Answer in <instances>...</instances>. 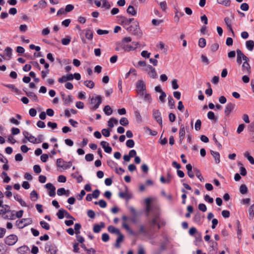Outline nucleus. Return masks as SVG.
<instances>
[{
    "label": "nucleus",
    "mask_w": 254,
    "mask_h": 254,
    "mask_svg": "<svg viewBox=\"0 0 254 254\" xmlns=\"http://www.w3.org/2000/svg\"><path fill=\"white\" fill-rule=\"evenodd\" d=\"M38 7L41 9H43L47 7L48 4L45 0H41L38 3Z\"/></svg>",
    "instance_id": "nucleus-44"
},
{
    "label": "nucleus",
    "mask_w": 254,
    "mask_h": 254,
    "mask_svg": "<svg viewBox=\"0 0 254 254\" xmlns=\"http://www.w3.org/2000/svg\"><path fill=\"white\" fill-rule=\"evenodd\" d=\"M27 139L31 143L36 144L37 142V138H35L34 136L30 135V136L27 137Z\"/></svg>",
    "instance_id": "nucleus-59"
},
{
    "label": "nucleus",
    "mask_w": 254,
    "mask_h": 254,
    "mask_svg": "<svg viewBox=\"0 0 254 254\" xmlns=\"http://www.w3.org/2000/svg\"><path fill=\"white\" fill-rule=\"evenodd\" d=\"M144 100L145 101H147L149 103H150L152 101V98L151 95L149 93H146V91L144 92Z\"/></svg>",
    "instance_id": "nucleus-46"
},
{
    "label": "nucleus",
    "mask_w": 254,
    "mask_h": 254,
    "mask_svg": "<svg viewBox=\"0 0 254 254\" xmlns=\"http://www.w3.org/2000/svg\"><path fill=\"white\" fill-rule=\"evenodd\" d=\"M108 231L112 234H115L117 235L120 234V233L121 232L119 229L115 228L114 226L112 225H110L109 226H108Z\"/></svg>",
    "instance_id": "nucleus-18"
},
{
    "label": "nucleus",
    "mask_w": 254,
    "mask_h": 254,
    "mask_svg": "<svg viewBox=\"0 0 254 254\" xmlns=\"http://www.w3.org/2000/svg\"><path fill=\"white\" fill-rule=\"evenodd\" d=\"M9 215L6 214L3 216V218L5 219H11L13 220L15 218L14 211H11Z\"/></svg>",
    "instance_id": "nucleus-47"
},
{
    "label": "nucleus",
    "mask_w": 254,
    "mask_h": 254,
    "mask_svg": "<svg viewBox=\"0 0 254 254\" xmlns=\"http://www.w3.org/2000/svg\"><path fill=\"white\" fill-rule=\"evenodd\" d=\"M102 2V7H105L106 9H109L111 7V5L107 0H101Z\"/></svg>",
    "instance_id": "nucleus-54"
},
{
    "label": "nucleus",
    "mask_w": 254,
    "mask_h": 254,
    "mask_svg": "<svg viewBox=\"0 0 254 254\" xmlns=\"http://www.w3.org/2000/svg\"><path fill=\"white\" fill-rule=\"evenodd\" d=\"M185 127L183 125H181L179 130V138H181V139H184L185 138Z\"/></svg>",
    "instance_id": "nucleus-22"
},
{
    "label": "nucleus",
    "mask_w": 254,
    "mask_h": 254,
    "mask_svg": "<svg viewBox=\"0 0 254 254\" xmlns=\"http://www.w3.org/2000/svg\"><path fill=\"white\" fill-rule=\"evenodd\" d=\"M81 225L80 223H75V224L74 229L75 233L76 235L79 234L80 233V229H81Z\"/></svg>",
    "instance_id": "nucleus-49"
},
{
    "label": "nucleus",
    "mask_w": 254,
    "mask_h": 254,
    "mask_svg": "<svg viewBox=\"0 0 254 254\" xmlns=\"http://www.w3.org/2000/svg\"><path fill=\"white\" fill-rule=\"evenodd\" d=\"M202 241V237L200 233H197L195 236V241L194 244L195 245L197 246L198 244Z\"/></svg>",
    "instance_id": "nucleus-31"
},
{
    "label": "nucleus",
    "mask_w": 254,
    "mask_h": 254,
    "mask_svg": "<svg viewBox=\"0 0 254 254\" xmlns=\"http://www.w3.org/2000/svg\"><path fill=\"white\" fill-rule=\"evenodd\" d=\"M64 213L65 210L64 209H61L59 210L58 212L57 213V215L60 219H62L64 218Z\"/></svg>",
    "instance_id": "nucleus-42"
},
{
    "label": "nucleus",
    "mask_w": 254,
    "mask_h": 254,
    "mask_svg": "<svg viewBox=\"0 0 254 254\" xmlns=\"http://www.w3.org/2000/svg\"><path fill=\"white\" fill-rule=\"evenodd\" d=\"M168 105L171 109H173L175 108V101L173 98L171 96H169L168 98Z\"/></svg>",
    "instance_id": "nucleus-23"
},
{
    "label": "nucleus",
    "mask_w": 254,
    "mask_h": 254,
    "mask_svg": "<svg viewBox=\"0 0 254 254\" xmlns=\"http://www.w3.org/2000/svg\"><path fill=\"white\" fill-rule=\"evenodd\" d=\"M66 162H65L62 158H59L57 160L56 165L58 167L64 168Z\"/></svg>",
    "instance_id": "nucleus-24"
},
{
    "label": "nucleus",
    "mask_w": 254,
    "mask_h": 254,
    "mask_svg": "<svg viewBox=\"0 0 254 254\" xmlns=\"http://www.w3.org/2000/svg\"><path fill=\"white\" fill-rule=\"evenodd\" d=\"M32 220L30 219L22 218L16 221V225L19 229H22L26 226L32 223Z\"/></svg>",
    "instance_id": "nucleus-5"
},
{
    "label": "nucleus",
    "mask_w": 254,
    "mask_h": 254,
    "mask_svg": "<svg viewBox=\"0 0 254 254\" xmlns=\"http://www.w3.org/2000/svg\"><path fill=\"white\" fill-rule=\"evenodd\" d=\"M121 48L124 52H130L135 50V48L131 45H127L124 42H121Z\"/></svg>",
    "instance_id": "nucleus-13"
},
{
    "label": "nucleus",
    "mask_w": 254,
    "mask_h": 254,
    "mask_svg": "<svg viewBox=\"0 0 254 254\" xmlns=\"http://www.w3.org/2000/svg\"><path fill=\"white\" fill-rule=\"evenodd\" d=\"M71 41V39L69 37H67L66 38H63L62 39V43L64 45H68Z\"/></svg>",
    "instance_id": "nucleus-52"
},
{
    "label": "nucleus",
    "mask_w": 254,
    "mask_h": 254,
    "mask_svg": "<svg viewBox=\"0 0 254 254\" xmlns=\"http://www.w3.org/2000/svg\"><path fill=\"white\" fill-rule=\"evenodd\" d=\"M193 220L196 222H200L201 221V214L199 212H197L195 214L193 217Z\"/></svg>",
    "instance_id": "nucleus-56"
},
{
    "label": "nucleus",
    "mask_w": 254,
    "mask_h": 254,
    "mask_svg": "<svg viewBox=\"0 0 254 254\" xmlns=\"http://www.w3.org/2000/svg\"><path fill=\"white\" fill-rule=\"evenodd\" d=\"M217 1L219 4L224 5L226 6H230L231 3L230 0H217Z\"/></svg>",
    "instance_id": "nucleus-39"
},
{
    "label": "nucleus",
    "mask_w": 254,
    "mask_h": 254,
    "mask_svg": "<svg viewBox=\"0 0 254 254\" xmlns=\"http://www.w3.org/2000/svg\"><path fill=\"white\" fill-rule=\"evenodd\" d=\"M206 40L203 38H199L198 40V46L199 47L203 48L206 46Z\"/></svg>",
    "instance_id": "nucleus-37"
},
{
    "label": "nucleus",
    "mask_w": 254,
    "mask_h": 254,
    "mask_svg": "<svg viewBox=\"0 0 254 254\" xmlns=\"http://www.w3.org/2000/svg\"><path fill=\"white\" fill-rule=\"evenodd\" d=\"M33 170L36 174H39L41 172V169L39 165H35L33 166Z\"/></svg>",
    "instance_id": "nucleus-64"
},
{
    "label": "nucleus",
    "mask_w": 254,
    "mask_h": 254,
    "mask_svg": "<svg viewBox=\"0 0 254 254\" xmlns=\"http://www.w3.org/2000/svg\"><path fill=\"white\" fill-rule=\"evenodd\" d=\"M17 240L18 238L16 235L11 234L5 238L4 242L6 245L8 246H12L16 243Z\"/></svg>",
    "instance_id": "nucleus-6"
},
{
    "label": "nucleus",
    "mask_w": 254,
    "mask_h": 254,
    "mask_svg": "<svg viewBox=\"0 0 254 254\" xmlns=\"http://www.w3.org/2000/svg\"><path fill=\"white\" fill-rule=\"evenodd\" d=\"M120 124L123 126H127L128 125L129 122L128 120L125 117H123L120 121Z\"/></svg>",
    "instance_id": "nucleus-48"
},
{
    "label": "nucleus",
    "mask_w": 254,
    "mask_h": 254,
    "mask_svg": "<svg viewBox=\"0 0 254 254\" xmlns=\"http://www.w3.org/2000/svg\"><path fill=\"white\" fill-rule=\"evenodd\" d=\"M133 25H130L127 27V30L135 36L141 37L142 33L139 28V22L137 21H135L133 22Z\"/></svg>",
    "instance_id": "nucleus-1"
},
{
    "label": "nucleus",
    "mask_w": 254,
    "mask_h": 254,
    "mask_svg": "<svg viewBox=\"0 0 254 254\" xmlns=\"http://www.w3.org/2000/svg\"><path fill=\"white\" fill-rule=\"evenodd\" d=\"M103 111L107 116L111 115L113 113V111L109 105L105 106L103 109Z\"/></svg>",
    "instance_id": "nucleus-29"
},
{
    "label": "nucleus",
    "mask_w": 254,
    "mask_h": 254,
    "mask_svg": "<svg viewBox=\"0 0 254 254\" xmlns=\"http://www.w3.org/2000/svg\"><path fill=\"white\" fill-rule=\"evenodd\" d=\"M85 159L86 161H92L94 159V155L93 154L89 153L85 155Z\"/></svg>",
    "instance_id": "nucleus-60"
},
{
    "label": "nucleus",
    "mask_w": 254,
    "mask_h": 254,
    "mask_svg": "<svg viewBox=\"0 0 254 254\" xmlns=\"http://www.w3.org/2000/svg\"><path fill=\"white\" fill-rule=\"evenodd\" d=\"M248 191V189L246 185H241L240 187V192L243 194H246Z\"/></svg>",
    "instance_id": "nucleus-34"
},
{
    "label": "nucleus",
    "mask_w": 254,
    "mask_h": 254,
    "mask_svg": "<svg viewBox=\"0 0 254 254\" xmlns=\"http://www.w3.org/2000/svg\"><path fill=\"white\" fill-rule=\"evenodd\" d=\"M136 88L138 94L140 96H143L144 92L146 91V85L142 80H138L136 83Z\"/></svg>",
    "instance_id": "nucleus-3"
},
{
    "label": "nucleus",
    "mask_w": 254,
    "mask_h": 254,
    "mask_svg": "<svg viewBox=\"0 0 254 254\" xmlns=\"http://www.w3.org/2000/svg\"><path fill=\"white\" fill-rule=\"evenodd\" d=\"M238 164L239 166H240V174L242 176H246V175L247 174V172L246 168L243 166V164L241 162H238Z\"/></svg>",
    "instance_id": "nucleus-27"
},
{
    "label": "nucleus",
    "mask_w": 254,
    "mask_h": 254,
    "mask_svg": "<svg viewBox=\"0 0 254 254\" xmlns=\"http://www.w3.org/2000/svg\"><path fill=\"white\" fill-rule=\"evenodd\" d=\"M201 125V122L200 120L198 119L196 120L195 124V129L197 131H198L200 129Z\"/></svg>",
    "instance_id": "nucleus-57"
},
{
    "label": "nucleus",
    "mask_w": 254,
    "mask_h": 254,
    "mask_svg": "<svg viewBox=\"0 0 254 254\" xmlns=\"http://www.w3.org/2000/svg\"><path fill=\"white\" fill-rule=\"evenodd\" d=\"M74 7L72 4H68L65 6V11L66 12V13L69 12L73 10Z\"/></svg>",
    "instance_id": "nucleus-62"
},
{
    "label": "nucleus",
    "mask_w": 254,
    "mask_h": 254,
    "mask_svg": "<svg viewBox=\"0 0 254 254\" xmlns=\"http://www.w3.org/2000/svg\"><path fill=\"white\" fill-rule=\"evenodd\" d=\"M40 224L43 229L46 230H49L50 228V225L44 221H41L40 222Z\"/></svg>",
    "instance_id": "nucleus-40"
},
{
    "label": "nucleus",
    "mask_w": 254,
    "mask_h": 254,
    "mask_svg": "<svg viewBox=\"0 0 254 254\" xmlns=\"http://www.w3.org/2000/svg\"><path fill=\"white\" fill-rule=\"evenodd\" d=\"M148 74L153 78H157L158 77V75L155 68H153L151 70H150V71L148 72Z\"/></svg>",
    "instance_id": "nucleus-51"
},
{
    "label": "nucleus",
    "mask_w": 254,
    "mask_h": 254,
    "mask_svg": "<svg viewBox=\"0 0 254 254\" xmlns=\"http://www.w3.org/2000/svg\"><path fill=\"white\" fill-rule=\"evenodd\" d=\"M30 197L32 201H35L38 199L39 194L35 190H33L31 192Z\"/></svg>",
    "instance_id": "nucleus-20"
},
{
    "label": "nucleus",
    "mask_w": 254,
    "mask_h": 254,
    "mask_svg": "<svg viewBox=\"0 0 254 254\" xmlns=\"http://www.w3.org/2000/svg\"><path fill=\"white\" fill-rule=\"evenodd\" d=\"M78 174V172H76L74 173H72L71 174L72 177H73L74 179H76L77 181V183H80L83 181V178L81 175H79L78 176H77V174Z\"/></svg>",
    "instance_id": "nucleus-28"
},
{
    "label": "nucleus",
    "mask_w": 254,
    "mask_h": 254,
    "mask_svg": "<svg viewBox=\"0 0 254 254\" xmlns=\"http://www.w3.org/2000/svg\"><path fill=\"white\" fill-rule=\"evenodd\" d=\"M118 237L116 239V243L114 244L115 247L119 248L120 247V243L122 242L124 239V236L121 232L118 234Z\"/></svg>",
    "instance_id": "nucleus-15"
},
{
    "label": "nucleus",
    "mask_w": 254,
    "mask_h": 254,
    "mask_svg": "<svg viewBox=\"0 0 254 254\" xmlns=\"http://www.w3.org/2000/svg\"><path fill=\"white\" fill-rule=\"evenodd\" d=\"M128 189L127 186L125 187V191L122 192L120 191L119 193V196L124 199H126V200H128L132 198V195L131 194H129L127 192Z\"/></svg>",
    "instance_id": "nucleus-11"
},
{
    "label": "nucleus",
    "mask_w": 254,
    "mask_h": 254,
    "mask_svg": "<svg viewBox=\"0 0 254 254\" xmlns=\"http://www.w3.org/2000/svg\"><path fill=\"white\" fill-rule=\"evenodd\" d=\"M166 97V93L163 91L161 93V95L159 97V100L161 103H164L165 102V98Z\"/></svg>",
    "instance_id": "nucleus-53"
},
{
    "label": "nucleus",
    "mask_w": 254,
    "mask_h": 254,
    "mask_svg": "<svg viewBox=\"0 0 254 254\" xmlns=\"http://www.w3.org/2000/svg\"><path fill=\"white\" fill-rule=\"evenodd\" d=\"M23 91L25 92L26 95L35 102H38V97L37 95L33 92L27 91L23 89Z\"/></svg>",
    "instance_id": "nucleus-16"
},
{
    "label": "nucleus",
    "mask_w": 254,
    "mask_h": 254,
    "mask_svg": "<svg viewBox=\"0 0 254 254\" xmlns=\"http://www.w3.org/2000/svg\"><path fill=\"white\" fill-rule=\"evenodd\" d=\"M235 104L232 103H228L225 108V115L226 117H229L231 112L234 110Z\"/></svg>",
    "instance_id": "nucleus-10"
},
{
    "label": "nucleus",
    "mask_w": 254,
    "mask_h": 254,
    "mask_svg": "<svg viewBox=\"0 0 254 254\" xmlns=\"http://www.w3.org/2000/svg\"><path fill=\"white\" fill-rule=\"evenodd\" d=\"M100 145L103 148L105 152L107 153H111L112 152V148L109 146V144L108 142L105 141H102L101 142Z\"/></svg>",
    "instance_id": "nucleus-12"
},
{
    "label": "nucleus",
    "mask_w": 254,
    "mask_h": 254,
    "mask_svg": "<svg viewBox=\"0 0 254 254\" xmlns=\"http://www.w3.org/2000/svg\"><path fill=\"white\" fill-rule=\"evenodd\" d=\"M242 69L244 73L248 74H250L251 72V67L249 63H246V62H244L242 64Z\"/></svg>",
    "instance_id": "nucleus-14"
},
{
    "label": "nucleus",
    "mask_w": 254,
    "mask_h": 254,
    "mask_svg": "<svg viewBox=\"0 0 254 254\" xmlns=\"http://www.w3.org/2000/svg\"><path fill=\"white\" fill-rule=\"evenodd\" d=\"M101 131L102 134L105 137H109L110 135V131L108 128H104Z\"/></svg>",
    "instance_id": "nucleus-61"
},
{
    "label": "nucleus",
    "mask_w": 254,
    "mask_h": 254,
    "mask_svg": "<svg viewBox=\"0 0 254 254\" xmlns=\"http://www.w3.org/2000/svg\"><path fill=\"white\" fill-rule=\"evenodd\" d=\"M207 117L209 120L216 121L217 120V117L215 116L214 113L212 111H209L207 113Z\"/></svg>",
    "instance_id": "nucleus-38"
},
{
    "label": "nucleus",
    "mask_w": 254,
    "mask_h": 254,
    "mask_svg": "<svg viewBox=\"0 0 254 254\" xmlns=\"http://www.w3.org/2000/svg\"><path fill=\"white\" fill-rule=\"evenodd\" d=\"M85 37L89 40H92L93 37V32L90 29H87L85 31Z\"/></svg>",
    "instance_id": "nucleus-21"
},
{
    "label": "nucleus",
    "mask_w": 254,
    "mask_h": 254,
    "mask_svg": "<svg viewBox=\"0 0 254 254\" xmlns=\"http://www.w3.org/2000/svg\"><path fill=\"white\" fill-rule=\"evenodd\" d=\"M120 18V20L121 21V24L123 25H129L128 18L124 16H118Z\"/></svg>",
    "instance_id": "nucleus-25"
},
{
    "label": "nucleus",
    "mask_w": 254,
    "mask_h": 254,
    "mask_svg": "<svg viewBox=\"0 0 254 254\" xmlns=\"http://www.w3.org/2000/svg\"><path fill=\"white\" fill-rule=\"evenodd\" d=\"M194 172L196 176L197 177V178L200 180V182H203L204 179L203 177L201 175V174L200 173V171L197 169L196 168H193Z\"/></svg>",
    "instance_id": "nucleus-26"
},
{
    "label": "nucleus",
    "mask_w": 254,
    "mask_h": 254,
    "mask_svg": "<svg viewBox=\"0 0 254 254\" xmlns=\"http://www.w3.org/2000/svg\"><path fill=\"white\" fill-rule=\"evenodd\" d=\"M126 145L128 148H132L134 146V142L132 139H128L126 142Z\"/></svg>",
    "instance_id": "nucleus-55"
},
{
    "label": "nucleus",
    "mask_w": 254,
    "mask_h": 254,
    "mask_svg": "<svg viewBox=\"0 0 254 254\" xmlns=\"http://www.w3.org/2000/svg\"><path fill=\"white\" fill-rule=\"evenodd\" d=\"M246 46L249 51H252L254 48V41L253 40H248L246 41Z\"/></svg>",
    "instance_id": "nucleus-19"
},
{
    "label": "nucleus",
    "mask_w": 254,
    "mask_h": 254,
    "mask_svg": "<svg viewBox=\"0 0 254 254\" xmlns=\"http://www.w3.org/2000/svg\"><path fill=\"white\" fill-rule=\"evenodd\" d=\"M153 118L159 124L162 126V119L161 113L159 110H154L153 111Z\"/></svg>",
    "instance_id": "nucleus-8"
},
{
    "label": "nucleus",
    "mask_w": 254,
    "mask_h": 254,
    "mask_svg": "<svg viewBox=\"0 0 254 254\" xmlns=\"http://www.w3.org/2000/svg\"><path fill=\"white\" fill-rule=\"evenodd\" d=\"M107 163L108 165L111 168H115L116 169L117 167L118 164L112 160H108Z\"/></svg>",
    "instance_id": "nucleus-41"
},
{
    "label": "nucleus",
    "mask_w": 254,
    "mask_h": 254,
    "mask_svg": "<svg viewBox=\"0 0 254 254\" xmlns=\"http://www.w3.org/2000/svg\"><path fill=\"white\" fill-rule=\"evenodd\" d=\"M172 86L173 89H177L179 88L178 84V80L176 79H174L172 81Z\"/></svg>",
    "instance_id": "nucleus-63"
},
{
    "label": "nucleus",
    "mask_w": 254,
    "mask_h": 254,
    "mask_svg": "<svg viewBox=\"0 0 254 254\" xmlns=\"http://www.w3.org/2000/svg\"><path fill=\"white\" fill-rule=\"evenodd\" d=\"M136 3V0H132L131 1V5H129L127 9V12L133 16H135L137 14V10L134 8V7L132 5H135Z\"/></svg>",
    "instance_id": "nucleus-9"
},
{
    "label": "nucleus",
    "mask_w": 254,
    "mask_h": 254,
    "mask_svg": "<svg viewBox=\"0 0 254 254\" xmlns=\"http://www.w3.org/2000/svg\"><path fill=\"white\" fill-rule=\"evenodd\" d=\"M102 97L100 95H97L95 98L93 97L91 99L90 103L92 104H94V106L91 107L90 109L93 111L97 110L102 103Z\"/></svg>",
    "instance_id": "nucleus-4"
},
{
    "label": "nucleus",
    "mask_w": 254,
    "mask_h": 254,
    "mask_svg": "<svg viewBox=\"0 0 254 254\" xmlns=\"http://www.w3.org/2000/svg\"><path fill=\"white\" fill-rule=\"evenodd\" d=\"M72 96L70 95H68L67 97L65 98L64 100V105L66 106L69 105L70 103H72Z\"/></svg>",
    "instance_id": "nucleus-30"
},
{
    "label": "nucleus",
    "mask_w": 254,
    "mask_h": 254,
    "mask_svg": "<svg viewBox=\"0 0 254 254\" xmlns=\"http://www.w3.org/2000/svg\"><path fill=\"white\" fill-rule=\"evenodd\" d=\"M159 219V216L156 215L154 218L149 220L147 223L148 226L147 228V231L149 234H154L156 232L155 229V226L157 224V221Z\"/></svg>",
    "instance_id": "nucleus-2"
},
{
    "label": "nucleus",
    "mask_w": 254,
    "mask_h": 254,
    "mask_svg": "<svg viewBox=\"0 0 254 254\" xmlns=\"http://www.w3.org/2000/svg\"><path fill=\"white\" fill-rule=\"evenodd\" d=\"M4 52H5L6 55L8 57L9 59H11V55H12V49L9 47H7L5 48Z\"/></svg>",
    "instance_id": "nucleus-45"
},
{
    "label": "nucleus",
    "mask_w": 254,
    "mask_h": 254,
    "mask_svg": "<svg viewBox=\"0 0 254 254\" xmlns=\"http://www.w3.org/2000/svg\"><path fill=\"white\" fill-rule=\"evenodd\" d=\"M244 155L245 157L247 158L251 164L254 165V158L253 157V156L250 155L248 152H245Z\"/></svg>",
    "instance_id": "nucleus-33"
},
{
    "label": "nucleus",
    "mask_w": 254,
    "mask_h": 254,
    "mask_svg": "<svg viewBox=\"0 0 254 254\" xmlns=\"http://www.w3.org/2000/svg\"><path fill=\"white\" fill-rule=\"evenodd\" d=\"M95 205L98 204L102 208H105L107 206V202L103 199H100L99 201L94 202Z\"/></svg>",
    "instance_id": "nucleus-36"
},
{
    "label": "nucleus",
    "mask_w": 254,
    "mask_h": 254,
    "mask_svg": "<svg viewBox=\"0 0 254 254\" xmlns=\"http://www.w3.org/2000/svg\"><path fill=\"white\" fill-rule=\"evenodd\" d=\"M249 212L250 215V219H253L254 217V204L250 207L249 209Z\"/></svg>",
    "instance_id": "nucleus-43"
},
{
    "label": "nucleus",
    "mask_w": 254,
    "mask_h": 254,
    "mask_svg": "<svg viewBox=\"0 0 254 254\" xmlns=\"http://www.w3.org/2000/svg\"><path fill=\"white\" fill-rule=\"evenodd\" d=\"M45 250L46 251L50 253L51 254H56L58 249L55 245L51 244V242H48L45 245Z\"/></svg>",
    "instance_id": "nucleus-7"
},
{
    "label": "nucleus",
    "mask_w": 254,
    "mask_h": 254,
    "mask_svg": "<svg viewBox=\"0 0 254 254\" xmlns=\"http://www.w3.org/2000/svg\"><path fill=\"white\" fill-rule=\"evenodd\" d=\"M84 84L87 87L92 89L94 88L95 84L92 80H86L84 82Z\"/></svg>",
    "instance_id": "nucleus-35"
},
{
    "label": "nucleus",
    "mask_w": 254,
    "mask_h": 254,
    "mask_svg": "<svg viewBox=\"0 0 254 254\" xmlns=\"http://www.w3.org/2000/svg\"><path fill=\"white\" fill-rule=\"evenodd\" d=\"M2 85H3L4 86H5L6 87L13 89L14 92L17 94H19L20 92L19 90L18 89H17V88H16L14 84H2Z\"/></svg>",
    "instance_id": "nucleus-32"
},
{
    "label": "nucleus",
    "mask_w": 254,
    "mask_h": 254,
    "mask_svg": "<svg viewBox=\"0 0 254 254\" xmlns=\"http://www.w3.org/2000/svg\"><path fill=\"white\" fill-rule=\"evenodd\" d=\"M1 208H2L4 214L8 213L9 212H11V210H10V207L8 205L3 204V203H2Z\"/></svg>",
    "instance_id": "nucleus-50"
},
{
    "label": "nucleus",
    "mask_w": 254,
    "mask_h": 254,
    "mask_svg": "<svg viewBox=\"0 0 254 254\" xmlns=\"http://www.w3.org/2000/svg\"><path fill=\"white\" fill-rule=\"evenodd\" d=\"M210 153L214 158L215 160V163L216 164H218L220 163V154L218 152L214 151L213 150H210Z\"/></svg>",
    "instance_id": "nucleus-17"
},
{
    "label": "nucleus",
    "mask_w": 254,
    "mask_h": 254,
    "mask_svg": "<svg viewBox=\"0 0 254 254\" xmlns=\"http://www.w3.org/2000/svg\"><path fill=\"white\" fill-rule=\"evenodd\" d=\"M2 175L4 176V178L3 179V182L5 183H8L9 182L10 180V178L7 175V174L5 172H2Z\"/></svg>",
    "instance_id": "nucleus-58"
}]
</instances>
